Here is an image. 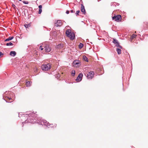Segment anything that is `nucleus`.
<instances>
[{
    "instance_id": "obj_1",
    "label": "nucleus",
    "mask_w": 148,
    "mask_h": 148,
    "mask_svg": "<svg viewBox=\"0 0 148 148\" xmlns=\"http://www.w3.org/2000/svg\"><path fill=\"white\" fill-rule=\"evenodd\" d=\"M22 117H25L27 118V120L22 122V127L23 126L24 124L27 123H37L38 124V122L40 117H38L36 114L34 113V112L31 111L28 112L27 113L25 114L21 115Z\"/></svg>"
},
{
    "instance_id": "obj_2",
    "label": "nucleus",
    "mask_w": 148,
    "mask_h": 148,
    "mask_svg": "<svg viewBox=\"0 0 148 148\" xmlns=\"http://www.w3.org/2000/svg\"><path fill=\"white\" fill-rule=\"evenodd\" d=\"M38 122V124L42 125H44L47 127H51V128H56L57 126V125L56 124L54 125L53 124H50L48 122L45 120L42 119L41 118H40V121Z\"/></svg>"
},
{
    "instance_id": "obj_3",
    "label": "nucleus",
    "mask_w": 148,
    "mask_h": 148,
    "mask_svg": "<svg viewBox=\"0 0 148 148\" xmlns=\"http://www.w3.org/2000/svg\"><path fill=\"white\" fill-rule=\"evenodd\" d=\"M66 34L72 40H74L75 38V34L73 32H72L70 29H68L66 31Z\"/></svg>"
},
{
    "instance_id": "obj_4",
    "label": "nucleus",
    "mask_w": 148,
    "mask_h": 148,
    "mask_svg": "<svg viewBox=\"0 0 148 148\" xmlns=\"http://www.w3.org/2000/svg\"><path fill=\"white\" fill-rule=\"evenodd\" d=\"M11 95H10V97H8V96L6 97H5V99L4 98L3 96V99L5 100V101L7 103H11L12 102L13 99H12L13 98V96H14V95L13 93L11 94Z\"/></svg>"
},
{
    "instance_id": "obj_5",
    "label": "nucleus",
    "mask_w": 148,
    "mask_h": 148,
    "mask_svg": "<svg viewBox=\"0 0 148 148\" xmlns=\"http://www.w3.org/2000/svg\"><path fill=\"white\" fill-rule=\"evenodd\" d=\"M51 68V64L50 63H48L46 64L43 65L42 66V69L43 70L48 71Z\"/></svg>"
},
{
    "instance_id": "obj_6",
    "label": "nucleus",
    "mask_w": 148,
    "mask_h": 148,
    "mask_svg": "<svg viewBox=\"0 0 148 148\" xmlns=\"http://www.w3.org/2000/svg\"><path fill=\"white\" fill-rule=\"evenodd\" d=\"M73 66H76V67H78L81 65V62L79 60H74L73 63Z\"/></svg>"
},
{
    "instance_id": "obj_7",
    "label": "nucleus",
    "mask_w": 148,
    "mask_h": 148,
    "mask_svg": "<svg viewBox=\"0 0 148 148\" xmlns=\"http://www.w3.org/2000/svg\"><path fill=\"white\" fill-rule=\"evenodd\" d=\"M122 19V17L121 15L118 14L116 16H114L112 17V19L115 21H119Z\"/></svg>"
},
{
    "instance_id": "obj_8",
    "label": "nucleus",
    "mask_w": 148,
    "mask_h": 148,
    "mask_svg": "<svg viewBox=\"0 0 148 148\" xmlns=\"http://www.w3.org/2000/svg\"><path fill=\"white\" fill-rule=\"evenodd\" d=\"M83 76V74L82 73H80L76 79V81L78 82L81 81L82 80Z\"/></svg>"
},
{
    "instance_id": "obj_9",
    "label": "nucleus",
    "mask_w": 148,
    "mask_h": 148,
    "mask_svg": "<svg viewBox=\"0 0 148 148\" xmlns=\"http://www.w3.org/2000/svg\"><path fill=\"white\" fill-rule=\"evenodd\" d=\"M45 50L47 52H49L51 50L50 47L47 44H46L45 46Z\"/></svg>"
},
{
    "instance_id": "obj_10",
    "label": "nucleus",
    "mask_w": 148,
    "mask_h": 148,
    "mask_svg": "<svg viewBox=\"0 0 148 148\" xmlns=\"http://www.w3.org/2000/svg\"><path fill=\"white\" fill-rule=\"evenodd\" d=\"M94 73L93 71H90L88 73L87 75V77L88 79H92L94 76Z\"/></svg>"
},
{
    "instance_id": "obj_11",
    "label": "nucleus",
    "mask_w": 148,
    "mask_h": 148,
    "mask_svg": "<svg viewBox=\"0 0 148 148\" xmlns=\"http://www.w3.org/2000/svg\"><path fill=\"white\" fill-rule=\"evenodd\" d=\"M81 11L84 14H85L86 13L84 6L82 4H81Z\"/></svg>"
},
{
    "instance_id": "obj_12",
    "label": "nucleus",
    "mask_w": 148,
    "mask_h": 148,
    "mask_svg": "<svg viewBox=\"0 0 148 148\" xmlns=\"http://www.w3.org/2000/svg\"><path fill=\"white\" fill-rule=\"evenodd\" d=\"M16 52L15 51H12L10 52V54L11 56L14 57L16 56Z\"/></svg>"
},
{
    "instance_id": "obj_13",
    "label": "nucleus",
    "mask_w": 148,
    "mask_h": 148,
    "mask_svg": "<svg viewBox=\"0 0 148 148\" xmlns=\"http://www.w3.org/2000/svg\"><path fill=\"white\" fill-rule=\"evenodd\" d=\"M32 83V82L30 81H26V86L28 87L31 86V83Z\"/></svg>"
},
{
    "instance_id": "obj_14",
    "label": "nucleus",
    "mask_w": 148,
    "mask_h": 148,
    "mask_svg": "<svg viewBox=\"0 0 148 148\" xmlns=\"http://www.w3.org/2000/svg\"><path fill=\"white\" fill-rule=\"evenodd\" d=\"M14 38L13 36H10L8 38L6 39L5 40V41H8L9 40H12Z\"/></svg>"
},
{
    "instance_id": "obj_15",
    "label": "nucleus",
    "mask_w": 148,
    "mask_h": 148,
    "mask_svg": "<svg viewBox=\"0 0 148 148\" xmlns=\"http://www.w3.org/2000/svg\"><path fill=\"white\" fill-rule=\"evenodd\" d=\"M113 41H112V42L114 44H116L118 43L119 42L116 39L113 38Z\"/></svg>"
},
{
    "instance_id": "obj_16",
    "label": "nucleus",
    "mask_w": 148,
    "mask_h": 148,
    "mask_svg": "<svg viewBox=\"0 0 148 148\" xmlns=\"http://www.w3.org/2000/svg\"><path fill=\"white\" fill-rule=\"evenodd\" d=\"M121 49L119 48L116 49V51L117 52V53L118 55L120 54L121 53Z\"/></svg>"
},
{
    "instance_id": "obj_17",
    "label": "nucleus",
    "mask_w": 148,
    "mask_h": 148,
    "mask_svg": "<svg viewBox=\"0 0 148 148\" xmlns=\"http://www.w3.org/2000/svg\"><path fill=\"white\" fill-rule=\"evenodd\" d=\"M24 25L25 28H28L29 27L31 26V24L30 23H29L28 24H25Z\"/></svg>"
},
{
    "instance_id": "obj_18",
    "label": "nucleus",
    "mask_w": 148,
    "mask_h": 148,
    "mask_svg": "<svg viewBox=\"0 0 148 148\" xmlns=\"http://www.w3.org/2000/svg\"><path fill=\"white\" fill-rule=\"evenodd\" d=\"M83 58L84 60H85V61H86L87 62H88V59L86 56H83Z\"/></svg>"
},
{
    "instance_id": "obj_19",
    "label": "nucleus",
    "mask_w": 148,
    "mask_h": 148,
    "mask_svg": "<svg viewBox=\"0 0 148 148\" xmlns=\"http://www.w3.org/2000/svg\"><path fill=\"white\" fill-rule=\"evenodd\" d=\"M137 36L136 35L133 34L131 37V40L133 39L134 38H135Z\"/></svg>"
},
{
    "instance_id": "obj_20",
    "label": "nucleus",
    "mask_w": 148,
    "mask_h": 148,
    "mask_svg": "<svg viewBox=\"0 0 148 148\" xmlns=\"http://www.w3.org/2000/svg\"><path fill=\"white\" fill-rule=\"evenodd\" d=\"M83 46H84V45L82 43H80V44L79 45V48L80 49H81L83 47Z\"/></svg>"
},
{
    "instance_id": "obj_21",
    "label": "nucleus",
    "mask_w": 148,
    "mask_h": 148,
    "mask_svg": "<svg viewBox=\"0 0 148 148\" xmlns=\"http://www.w3.org/2000/svg\"><path fill=\"white\" fill-rule=\"evenodd\" d=\"M13 45V44L11 42H10L9 43H7L6 44V45L7 46H12Z\"/></svg>"
},
{
    "instance_id": "obj_22",
    "label": "nucleus",
    "mask_w": 148,
    "mask_h": 148,
    "mask_svg": "<svg viewBox=\"0 0 148 148\" xmlns=\"http://www.w3.org/2000/svg\"><path fill=\"white\" fill-rule=\"evenodd\" d=\"M114 4H116L117 5H119V3L115 2H112L111 3V4H110L111 6H114Z\"/></svg>"
},
{
    "instance_id": "obj_23",
    "label": "nucleus",
    "mask_w": 148,
    "mask_h": 148,
    "mask_svg": "<svg viewBox=\"0 0 148 148\" xmlns=\"http://www.w3.org/2000/svg\"><path fill=\"white\" fill-rule=\"evenodd\" d=\"M75 70H73L71 73V75L72 76H74L75 75Z\"/></svg>"
},
{
    "instance_id": "obj_24",
    "label": "nucleus",
    "mask_w": 148,
    "mask_h": 148,
    "mask_svg": "<svg viewBox=\"0 0 148 148\" xmlns=\"http://www.w3.org/2000/svg\"><path fill=\"white\" fill-rule=\"evenodd\" d=\"M62 25V24H58V23L56 22L55 23V25L56 27L60 26Z\"/></svg>"
},
{
    "instance_id": "obj_25",
    "label": "nucleus",
    "mask_w": 148,
    "mask_h": 148,
    "mask_svg": "<svg viewBox=\"0 0 148 148\" xmlns=\"http://www.w3.org/2000/svg\"><path fill=\"white\" fill-rule=\"evenodd\" d=\"M80 12L79 10H77L76 11V13H75V14L77 16L79 15V13Z\"/></svg>"
},
{
    "instance_id": "obj_26",
    "label": "nucleus",
    "mask_w": 148,
    "mask_h": 148,
    "mask_svg": "<svg viewBox=\"0 0 148 148\" xmlns=\"http://www.w3.org/2000/svg\"><path fill=\"white\" fill-rule=\"evenodd\" d=\"M57 22L58 24H62L61 20H58L57 21Z\"/></svg>"
},
{
    "instance_id": "obj_27",
    "label": "nucleus",
    "mask_w": 148,
    "mask_h": 148,
    "mask_svg": "<svg viewBox=\"0 0 148 148\" xmlns=\"http://www.w3.org/2000/svg\"><path fill=\"white\" fill-rule=\"evenodd\" d=\"M23 3L25 4H27L28 3V2L27 1H23Z\"/></svg>"
},
{
    "instance_id": "obj_28",
    "label": "nucleus",
    "mask_w": 148,
    "mask_h": 148,
    "mask_svg": "<svg viewBox=\"0 0 148 148\" xmlns=\"http://www.w3.org/2000/svg\"><path fill=\"white\" fill-rule=\"evenodd\" d=\"M42 12V9H39V11H38V14H41Z\"/></svg>"
},
{
    "instance_id": "obj_29",
    "label": "nucleus",
    "mask_w": 148,
    "mask_h": 148,
    "mask_svg": "<svg viewBox=\"0 0 148 148\" xmlns=\"http://www.w3.org/2000/svg\"><path fill=\"white\" fill-rule=\"evenodd\" d=\"M119 42L118 43L115 44V46L117 47H119Z\"/></svg>"
},
{
    "instance_id": "obj_30",
    "label": "nucleus",
    "mask_w": 148,
    "mask_h": 148,
    "mask_svg": "<svg viewBox=\"0 0 148 148\" xmlns=\"http://www.w3.org/2000/svg\"><path fill=\"white\" fill-rule=\"evenodd\" d=\"M42 6L41 5H39L38 6L39 9H42Z\"/></svg>"
},
{
    "instance_id": "obj_31",
    "label": "nucleus",
    "mask_w": 148,
    "mask_h": 148,
    "mask_svg": "<svg viewBox=\"0 0 148 148\" xmlns=\"http://www.w3.org/2000/svg\"><path fill=\"white\" fill-rule=\"evenodd\" d=\"M66 13L67 14H69V11L68 10H66Z\"/></svg>"
},
{
    "instance_id": "obj_32",
    "label": "nucleus",
    "mask_w": 148,
    "mask_h": 148,
    "mask_svg": "<svg viewBox=\"0 0 148 148\" xmlns=\"http://www.w3.org/2000/svg\"><path fill=\"white\" fill-rule=\"evenodd\" d=\"M119 47H118V48H119L120 49H122L123 47H122L121 46V45H119Z\"/></svg>"
},
{
    "instance_id": "obj_33",
    "label": "nucleus",
    "mask_w": 148,
    "mask_h": 148,
    "mask_svg": "<svg viewBox=\"0 0 148 148\" xmlns=\"http://www.w3.org/2000/svg\"><path fill=\"white\" fill-rule=\"evenodd\" d=\"M3 53L1 52H0V57L3 55Z\"/></svg>"
},
{
    "instance_id": "obj_34",
    "label": "nucleus",
    "mask_w": 148,
    "mask_h": 148,
    "mask_svg": "<svg viewBox=\"0 0 148 148\" xmlns=\"http://www.w3.org/2000/svg\"><path fill=\"white\" fill-rule=\"evenodd\" d=\"M42 47V46H40V48L41 49V50H43V48H41V47Z\"/></svg>"
},
{
    "instance_id": "obj_35",
    "label": "nucleus",
    "mask_w": 148,
    "mask_h": 148,
    "mask_svg": "<svg viewBox=\"0 0 148 148\" xmlns=\"http://www.w3.org/2000/svg\"><path fill=\"white\" fill-rule=\"evenodd\" d=\"M71 13H73L75 12L73 10H71Z\"/></svg>"
},
{
    "instance_id": "obj_36",
    "label": "nucleus",
    "mask_w": 148,
    "mask_h": 148,
    "mask_svg": "<svg viewBox=\"0 0 148 148\" xmlns=\"http://www.w3.org/2000/svg\"><path fill=\"white\" fill-rule=\"evenodd\" d=\"M12 6L14 8L15 7V5L14 4H12Z\"/></svg>"
},
{
    "instance_id": "obj_37",
    "label": "nucleus",
    "mask_w": 148,
    "mask_h": 148,
    "mask_svg": "<svg viewBox=\"0 0 148 148\" xmlns=\"http://www.w3.org/2000/svg\"><path fill=\"white\" fill-rule=\"evenodd\" d=\"M114 4V5L115 6H116V5H117L116 4Z\"/></svg>"
},
{
    "instance_id": "obj_38",
    "label": "nucleus",
    "mask_w": 148,
    "mask_h": 148,
    "mask_svg": "<svg viewBox=\"0 0 148 148\" xmlns=\"http://www.w3.org/2000/svg\"><path fill=\"white\" fill-rule=\"evenodd\" d=\"M7 91H6V92H5V94H7Z\"/></svg>"
},
{
    "instance_id": "obj_39",
    "label": "nucleus",
    "mask_w": 148,
    "mask_h": 148,
    "mask_svg": "<svg viewBox=\"0 0 148 148\" xmlns=\"http://www.w3.org/2000/svg\"><path fill=\"white\" fill-rule=\"evenodd\" d=\"M88 41H89L88 39L86 40V42H89Z\"/></svg>"
},
{
    "instance_id": "obj_40",
    "label": "nucleus",
    "mask_w": 148,
    "mask_h": 148,
    "mask_svg": "<svg viewBox=\"0 0 148 148\" xmlns=\"http://www.w3.org/2000/svg\"><path fill=\"white\" fill-rule=\"evenodd\" d=\"M20 114H19V113L18 114V116L19 117H20Z\"/></svg>"
},
{
    "instance_id": "obj_41",
    "label": "nucleus",
    "mask_w": 148,
    "mask_h": 148,
    "mask_svg": "<svg viewBox=\"0 0 148 148\" xmlns=\"http://www.w3.org/2000/svg\"><path fill=\"white\" fill-rule=\"evenodd\" d=\"M146 36H148V34H146Z\"/></svg>"
},
{
    "instance_id": "obj_42",
    "label": "nucleus",
    "mask_w": 148,
    "mask_h": 148,
    "mask_svg": "<svg viewBox=\"0 0 148 148\" xmlns=\"http://www.w3.org/2000/svg\"><path fill=\"white\" fill-rule=\"evenodd\" d=\"M127 53V55H129L128 53Z\"/></svg>"
},
{
    "instance_id": "obj_43",
    "label": "nucleus",
    "mask_w": 148,
    "mask_h": 148,
    "mask_svg": "<svg viewBox=\"0 0 148 148\" xmlns=\"http://www.w3.org/2000/svg\"><path fill=\"white\" fill-rule=\"evenodd\" d=\"M91 44H92V43L91 42H90Z\"/></svg>"
}]
</instances>
